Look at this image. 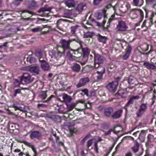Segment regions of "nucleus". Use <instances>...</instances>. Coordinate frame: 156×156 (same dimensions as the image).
<instances>
[{
    "label": "nucleus",
    "instance_id": "nucleus-50",
    "mask_svg": "<svg viewBox=\"0 0 156 156\" xmlns=\"http://www.w3.org/2000/svg\"><path fill=\"white\" fill-rule=\"evenodd\" d=\"M132 47L130 45H128L127 46V48L126 49V53L130 55L131 52Z\"/></svg>",
    "mask_w": 156,
    "mask_h": 156
},
{
    "label": "nucleus",
    "instance_id": "nucleus-53",
    "mask_svg": "<svg viewBox=\"0 0 156 156\" xmlns=\"http://www.w3.org/2000/svg\"><path fill=\"white\" fill-rule=\"evenodd\" d=\"M81 91L83 92L84 94L86 95L87 97H88L89 92L88 89L87 88H84L81 90Z\"/></svg>",
    "mask_w": 156,
    "mask_h": 156
},
{
    "label": "nucleus",
    "instance_id": "nucleus-21",
    "mask_svg": "<svg viewBox=\"0 0 156 156\" xmlns=\"http://www.w3.org/2000/svg\"><path fill=\"white\" fill-rule=\"evenodd\" d=\"M64 3L66 6L69 8L74 7L76 5L75 0H65Z\"/></svg>",
    "mask_w": 156,
    "mask_h": 156
},
{
    "label": "nucleus",
    "instance_id": "nucleus-62",
    "mask_svg": "<svg viewBox=\"0 0 156 156\" xmlns=\"http://www.w3.org/2000/svg\"><path fill=\"white\" fill-rule=\"evenodd\" d=\"M144 149L142 147L141 148V150H140L139 153L136 154L137 156H140L142 154L144 151Z\"/></svg>",
    "mask_w": 156,
    "mask_h": 156
},
{
    "label": "nucleus",
    "instance_id": "nucleus-18",
    "mask_svg": "<svg viewBox=\"0 0 156 156\" xmlns=\"http://www.w3.org/2000/svg\"><path fill=\"white\" fill-rule=\"evenodd\" d=\"M100 69L96 72L97 75L96 76L97 79L98 80H101L103 79V75L105 73V69L103 67H100Z\"/></svg>",
    "mask_w": 156,
    "mask_h": 156
},
{
    "label": "nucleus",
    "instance_id": "nucleus-14",
    "mask_svg": "<svg viewBox=\"0 0 156 156\" xmlns=\"http://www.w3.org/2000/svg\"><path fill=\"white\" fill-rule=\"evenodd\" d=\"M118 86L116 82L112 81L106 86V87L110 92L115 93L116 90Z\"/></svg>",
    "mask_w": 156,
    "mask_h": 156
},
{
    "label": "nucleus",
    "instance_id": "nucleus-60",
    "mask_svg": "<svg viewBox=\"0 0 156 156\" xmlns=\"http://www.w3.org/2000/svg\"><path fill=\"white\" fill-rule=\"evenodd\" d=\"M154 138V136L151 134H149L147 136L148 141L149 142L151 140Z\"/></svg>",
    "mask_w": 156,
    "mask_h": 156
},
{
    "label": "nucleus",
    "instance_id": "nucleus-43",
    "mask_svg": "<svg viewBox=\"0 0 156 156\" xmlns=\"http://www.w3.org/2000/svg\"><path fill=\"white\" fill-rule=\"evenodd\" d=\"M97 90H92L89 92L88 97H92L96 95V92Z\"/></svg>",
    "mask_w": 156,
    "mask_h": 156
},
{
    "label": "nucleus",
    "instance_id": "nucleus-28",
    "mask_svg": "<svg viewBox=\"0 0 156 156\" xmlns=\"http://www.w3.org/2000/svg\"><path fill=\"white\" fill-rule=\"evenodd\" d=\"M144 11L145 12V17L146 18L148 16V13L150 11L151 12V14L150 16V17L149 18V20L150 22L151 23V24H152L153 23V17L155 15H156V12H154L153 11H148L146 9H144Z\"/></svg>",
    "mask_w": 156,
    "mask_h": 156
},
{
    "label": "nucleus",
    "instance_id": "nucleus-59",
    "mask_svg": "<svg viewBox=\"0 0 156 156\" xmlns=\"http://www.w3.org/2000/svg\"><path fill=\"white\" fill-rule=\"evenodd\" d=\"M37 107L39 108H45L47 107V105L43 104H38L37 105Z\"/></svg>",
    "mask_w": 156,
    "mask_h": 156
},
{
    "label": "nucleus",
    "instance_id": "nucleus-31",
    "mask_svg": "<svg viewBox=\"0 0 156 156\" xmlns=\"http://www.w3.org/2000/svg\"><path fill=\"white\" fill-rule=\"evenodd\" d=\"M27 61L31 64H34L36 62V59L33 55H29L27 58Z\"/></svg>",
    "mask_w": 156,
    "mask_h": 156
},
{
    "label": "nucleus",
    "instance_id": "nucleus-12",
    "mask_svg": "<svg viewBox=\"0 0 156 156\" xmlns=\"http://www.w3.org/2000/svg\"><path fill=\"white\" fill-rule=\"evenodd\" d=\"M90 80L88 77H86L80 79L78 83L76 85V87L78 88L84 86L86 84L90 81Z\"/></svg>",
    "mask_w": 156,
    "mask_h": 156
},
{
    "label": "nucleus",
    "instance_id": "nucleus-5",
    "mask_svg": "<svg viewBox=\"0 0 156 156\" xmlns=\"http://www.w3.org/2000/svg\"><path fill=\"white\" fill-rule=\"evenodd\" d=\"M95 16L98 20H100L103 17H104V20L101 23V25L103 26L106 23V20L108 19L106 10L105 9L96 12L95 14Z\"/></svg>",
    "mask_w": 156,
    "mask_h": 156
},
{
    "label": "nucleus",
    "instance_id": "nucleus-35",
    "mask_svg": "<svg viewBox=\"0 0 156 156\" xmlns=\"http://www.w3.org/2000/svg\"><path fill=\"white\" fill-rule=\"evenodd\" d=\"M146 3L147 5H151V7L155 8L156 5V0H146Z\"/></svg>",
    "mask_w": 156,
    "mask_h": 156
},
{
    "label": "nucleus",
    "instance_id": "nucleus-32",
    "mask_svg": "<svg viewBox=\"0 0 156 156\" xmlns=\"http://www.w3.org/2000/svg\"><path fill=\"white\" fill-rule=\"evenodd\" d=\"M27 89V88L22 87H20V88L15 89L14 90V93L13 94V96L14 97H15L17 96V94H20L22 95L23 94L22 91L23 90H25Z\"/></svg>",
    "mask_w": 156,
    "mask_h": 156
},
{
    "label": "nucleus",
    "instance_id": "nucleus-23",
    "mask_svg": "<svg viewBox=\"0 0 156 156\" xmlns=\"http://www.w3.org/2000/svg\"><path fill=\"white\" fill-rule=\"evenodd\" d=\"M122 112V109H119L115 111L112 115V117L114 119H118L121 116Z\"/></svg>",
    "mask_w": 156,
    "mask_h": 156
},
{
    "label": "nucleus",
    "instance_id": "nucleus-39",
    "mask_svg": "<svg viewBox=\"0 0 156 156\" xmlns=\"http://www.w3.org/2000/svg\"><path fill=\"white\" fill-rule=\"evenodd\" d=\"M63 98L64 101L68 102H70L72 100V98L70 96L66 94L63 95Z\"/></svg>",
    "mask_w": 156,
    "mask_h": 156
},
{
    "label": "nucleus",
    "instance_id": "nucleus-3",
    "mask_svg": "<svg viewBox=\"0 0 156 156\" xmlns=\"http://www.w3.org/2000/svg\"><path fill=\"white\" fill-rule=\"evenodd\" d=\"M73 41H75L80 44L81 42L80 39L77 37L73 39H69L68 40H66L64 39H62L60 41V43L61 44V46L63 49L64 53L65 52L66 53V52L68 50L71 49L70 47V44L71 42Z\"/></svg>",
    "mask_w": 156,
    "mask_h": 156
},
{
    "label": "nucleus",
    "instance_id": "nucleus-48",
    "mask_svg": "<svg viewBox=\"0 0 156 156\" xmlns=\"http://www.w3.org/2000/svg\"><path fill=\"white\" fill-rule=\"evenodd\" d=\"M35 55L38 58L42 56V51L41 50H37L35 51Z\"/></svg>",
    "mask_w": 156,
    "mask_h": 156
},
{
    "label": "nucleus",
    "instance_id": "nucleus-10",
    "mask_svg": "<svg viewBox=\"0 0 156 156\" xmlns=\"http://www.w3.org/2000/svg\"><path fill=\"white\" fill-rule=\"evenodd\" d=\"M129 91H127L126 89H120L119 90L117 93L115 94V98H124L127 97L128 96V93Z\"/></svg>",
    "mask_w": 156,
    "mask_h": 156
},
{
    "label": "nucleus",
    "instance_id": "nucleus-38",
    "mask_svg": "<svg viewBox=\"0 0 156 156\" xmlns=\"http://www.w3.org/2000/svg\"><path fill=\"white\" fill-rule=\"evenodd\" d=\"M94 34L93 32L87 31V32L84 33L83 37L85 38L91 37L94 35Z\"/></svg>",
    "mask_w": 156,
    "mask_h": 156
},
{
    "label": "nucleus",
    "instance_id": "nucleus-24",
    "mask_svg": "<svg viewBox=\"0 0 156 156\" xmlns=\"http://www.w3.org/2000/svg\"><path fill=\"white\" fill-rule=\"evenodd\" d=\"M53 56L57 59L58 58L61 57L63 53L60 51L58 49H55L53 50L52 51Z\"/></svg>",
    "mask_w": 156,
    "mask_h": 156
},
{
    "label": "nucleus",
    "instance_id": "nucleus-61",
    "mask_svg": "<svg viewBox=\"0 0 156 156\" xmlns=\"http://www.w3.org/2000/svg\"><path fill=\"white\" fill-rule=\"evenodd\" d=\"M94 150L95 151V152L98 153V146L97 142H95L94 143Z\"/></svg>",
    "mask_w": 156,
    "mask_h": 156
},
{
    "label": "nucleus",
    "instance_id": "nucleus-55",
    "mask_svg": "<svg viewBox=\"0 0 156 156\" xmlns=\"http://www.w3.org/2000/svg\"><path fill=\"white\" fill-rule=\"evenodd\" d=\"M102 1L103 0H94L93 4L95 5H97L101 3Z\"/></svg>",
    "mask_w": 156,
    "mask_h": 156
},
{
    "label": "nucleus",
    "instance_id": "nucleus-52",
    "mask_svg": "<svg viewBox=\"0 0 156 156\" xmlns=\"http://www.w3.org/2000/svg\"><path fill=\"white\" fill-rule=\"evenodd\" d=\"M93 139H90L87 142L86 146L88 149H89V147L93 143Z\"/></svg>",
    "mask_w": 156,
    "mask_h": 156
},
{
    "label": "nucleus",
    "instance_id": "nucleus-9",
    "mask_svg": "<svg viewBox=\"0 0 156 156\" xmlns=\"http://www.w3.org/2000/svg\"><path fill=\"white\" fill-rule=\"evenodd\" d=\"M51 8L45 5L43 7L41 8L37 12L39 13H41L42 16H49V13L51 11Z\"/></svg>",
    "mask_w": 156,
    "mask_h": 156
},
{
    "label": "nucleus",
    "instance_id": "nucleus-47",
    "mask_svg": "<svg viewBox=\"0 0 156 156\" xmlns=\"http://www.w3.org/2000/svg\"><path fill=\"white\" fill-rule=\"evenodd\" d=\"M21 83L20 82V79H19V80L18 79H16L15 80V81L13 83V84L14 87H17L20 86V84Z\"/></svg>",
    "mask_w": 156,
    "mask_h": 156
},
{
    "label": "nucleus",
    "instance_id": "nucleus-54",
    "mask_svg": "<svg viewBox=\"0 0 156 156\" xmlns=\"http://www.w3.org/2000/svg\"><path fill=\"white\" fill-rule=\"evenodd\" d=\"M46 20L44 18H39L37 19L36 23L38 24L41 23L42 22L45 21Z\"/></svg>",
    "mask_w": 156,
    "mask_h": 156
},
{
    "label": "nucleus",
    "instance_id": "nucleus-45",
    "mask_svg": "<svg viewBox=\"0 0 156 156\" xmlns=\"http://www.w3.org/2000/svg\"><path fill=\"white\" fill-rule=\"evenodd\" d=\"M89 21L93 23H95L97 24V25L98 26H101V23L99 22L96 21L95 19L92 17H89Z\"/></svg>",
    "mask_w": 156,
    "mask_h": 156
},
{
    "label": "nucleus",
    "instance_id": "nucleus-56",
    "mask_svg": "<svg viewBox=\"0 0 156 156\" xmlns=\"http://www.w3.org/2000/svg\"><path fill=\"white\" fill-rule=\"evenodd\" d=\"M67 20H63V19H60L59 20H58L57 22V23H56V25L58 27V25L60 24L62 22H66V21H67Z\"/></svg>",
    "mask_w": 156,
    "mask_h": 156
},
{
    "label": "nucleus",
    "instance_id": "nucleus-20",
    "mask_svg": "<svg viewBox=\"0 0 156 156\" xmlns=\"http://www.w3.org/2000/svg\"><path fill=\"white\" fill-rule=\"evenodd\" d=\"M86 8V5L85 3H81L78 4L75 9L76 11L80 13L82 12Z\"/></svg>",
    "mask_w": 156,
    "mask_h": 156
},
{
    "label": "nucleus",
    "instance_id": "nucleus-42",
    "mask_svg": "<svg viewBox=\"0 0 156 156\" xmlns=\"http://www.w3.org/2000/svg\"><path fill=\"white\" fill-rule=\"evenodd\" d=\"M72 14L71 11L69 10L63 13L64 16L66 18H70Z\"/></svg>",
    "mask_w": 156,
    "mask_h": 156
},
{
    "label": "nucleus",
    "instance_id": "nucleus-29",
    "mask_svg": "<svg viewBox=\"0 0 156 156\" xmlns=\"http://www.w3.org/2000/svg\"><path fill=\"white\" fill-rule=\"evenodd\" d=\"M140 144L139 143L136 141L135 142L134 146L131 147L132 151L134 153L137 152L139 150Z\"/></svg>",
    "mask_w": 156,
    "mask_h": 156
},
{
    "label": "nucleus",
    "instance_id": "nucleus-30",
    "mask_svg": "<svg viewBox=\"0 0 156 156\" xmlns=\"http://www.w3.org/2000/svg\"><path fill=\"white\" fill-rule=\"evenodd\" d=\"M96 36L98 41L103 43H105L106 41L108 39L107 37L101 36L99 34H98L96 35Z\"/></svg>",
    "mask_w": 156,
    "mask_h": 156
},
{
    "label": "nucleus",
    "instance_id": "nucleus-25",
    "mask_svg": "<svg viewBox=\"0 0 156 156\" xmlns=\"http://www.w3.org/2000/svg\"><path fill=\"white\" fill-rule=\"evenodd\" d=\"M104 112L105 116L109 117L113 112V109L110 107H107L105 108Z\"/></svg>",
    "mask_w": 156,
    "mask_h": 156
},
{
    "label": "nucleus",
    "instance_id": "nucleus-58",
    "mask_svg": "<svg viewBox=\"0 0 156 156\" xmlns=\"http://www.w3.org/2000/svg\"><path fill=\"white\" fill-rule=\"evenodd\" d=\"M129 55H130L126 53L122 56V58L123 60H126L129 57Z\"/></svg>",
    "mask_w": 156,
    "mask_h": 156
},
{
    "label": "nucleus",
    "instance_id": "nucleus-19",
    "mask_svg": "<svg viewBox=\"0 0 156 156\" xmlns=\"http://www.w3.org/2000/svg\"><path fill=\"white\" fill-rule=\"evenodd\" d=\"M45 26H43L42 27L37 26L36 27L33 28L31 29V31L34 33H36L38 32H40L41 34H45L48 32V31H42V30L45 28Z\"/></svg>",
    "mask_w": 156,
    "mask_h": 156
},
{
    "label": "nucleus",
    "instance_id": "nucleus-63",
    "mask_svg": "<svg viewBox=\"0 0 156 156\" xmlns=\"http://www.w3.org/2000/svg\"><path fill=\"white\" fill-rule=\"evenodd\" d=\"M112 131H113V129H111L108 132H105V135H109L111 134V133Z\"/></svg>",
    "mask_w": 156,
    "mask_h": 156
},
{
    "label": "nucleus",
    "instance_id": "nucleus-26",
    "mask_svg": "<svg viewBox=\"0 0 156 156\" xmlns=\"http://www.w3.org/2000/svg\"><path fill=\"white\" fill-rule=\"evenodd\" d=\"M41 136V133L40 132L37 131H35L32 132L30 135V137L31 139L34 138L39 139Z\"/></svg>",
    "mask_w": 156,
    "mask_h": 156
},
{
    "label": "nucleus",
    "instance_id": "nucleus-1",
    "mask_svg": "<svg viewBox=\"0 0 156 156\" xmlns=\"http://www.w3.org/2000/svg\"><path fill=\"white\" fill-rule=\"evenodd\" d=\"M89 53V49L80 47L76 49L71 48L66 52V55L67 59L69 61L73 62L75 60L77 57H80L82 55L86 57L87 55Z\"/></svg>",
    "mask_w": 156,
    "mask_h": 156
},
{
    "label": "nucleus",
    "instance_id": "nucleus-51",
    "mask_svg": "<svg viewBox=\"0 0 156 156\" xmlns=\"http://www.w3.org/2000/svg\"><path fill=\"white\" fill-rule=\"evenodd\" d=\"M90 52V51H89V53ZM88 57V61H89V62H93L94 61V58H93V56L91 55H89V54L87 56Z\"/></svg>",
    "mask_w": 156,
    "mask_h": 156
},
{
    "label": "nucleus",
    "instance_id": "nucleus-49",
    "mask_svg": "<svg viewBox=\"0 0 156 156\" xmlns=\"http://www.w3.org/2000/svg\"><path fill=\"white\" fill-rule=\"evenodd\" d=\"M89 53L88 55H87L86 57H84V56H83V62H81V64L82 65H85L87 62L88 61V57L87 56L89 55Z\"/></svg>",
    "mask_w": 156,
    "mask_h": 156
},
{
    "label": "nucleus",
    "instance_id": "nucleus-16",
    "mask_svg": "<svg viewBox=\"0 0 156 156\" xmlns=\"http://www.w3.org/2000/svg\"><path fill=\"white\" fill-rule=\"evenodd\" d=\"M139 98V97L137 96H133L131 97L126 104L125 106V108L126 110L127 109V107L129 106L131 107L132 104L135 103L136 100H138Z\"/></svg>",
    "mask_w": 156,
    "mask_h": 156
},
{
    "label": "nucleus",
    "instance_id": "nucleus-22",
    "mask_svg": "<svg viewBox=\"0 0 156 156\" xmlns=\"http://www.w3.org/2000/svg\"><path fill=\"white\" fill-rule=\"evenodd\" d=\"M47 117L57 123L60 122L61 120L60 117L58 115H48Z\"/></svg>",
    "mask_w": 156,
    "mask_h": 156
},
{
    "label": "nucleus",
    "instance_id": "nucleus-2",
    "mask_svg": "<svg viewBox=\"0 0 156 156\" xmlns=\"http://www.w3.org/2000/svg\"><path fill=\"white\" fill-rule=\"evenodd\" d=\"M56 133L53 134L49 138L50 140L53 143V146L56 152H59L61 151L60 147H64V142L61 140L59 137L56 136Z\"/></svg>",
    "mask_w": 156,
    "mask_h": 156
},
{
    "label": "nucleus",
    "instance_id": "nucleus-15",
    "mask_svg": "<svg viewBox=\"0 0 156 156\" xmlns=\"http://www.w3.org/2000/svg\"><path fill=\"white\" fill-rule=\"evenodd\" d=\"M156 63H154L152 62L150 63L148 62L144 61L143 65L147 69L149 70H156Z\"/></svg>",
    "mask_w": 156,
    "mask_h": 156
},
{
    "label": "nucleus",
    "instance_id": "nucleus-57",
    "mask_svg": "<svg viewBox=\"0 0 156 156\" xmlns=\"http://www.w3.org/2000/svg\"><path fill=\"white\" fill-rule=\"evenodd\" d=\"M98 94L101 97L105 96L106 95V93L105 91L103 90H101L98 92Z\"/></svg>",
    "mask_w": 156,
    "mask_h": 156
},
{
    "label": "nucleus",
    "instance_id": "nucleus-11",
    "mask_svg": "<svg viewBox=\"0 0 156 156\" xmlns=\"http://www.w3.org/2000/svg\"><path fill=\"white\" fill-rule=\"evenodd\" d=\"M128 27L126 23L122 20L119 21L116 28L119 31L123 32L127 30Z\"/></svg>",
    "mask_w": 156,
    "mask_h": 156
},
{
    "label": "nucleus",
    "instance_id": "nucleus-46",
    "mask_svg": "<svg viewBox=\"0 0 156 156\" xmlns=\"http://www.w3.org/2000/svg\"><path fill=\"white\" fill-rule=\"evenodd\" d=\"M78 27V26L76 25L72 26L71 27V33L72 34H75V32Z\"/></svg>",
    "mask_w": 156,
    "mask_h": 156
},
{
    "label": "nucleus",
    "instance_id": "nucleus-6",
    "mask_svg": "<svg viewBox=\"0 0 156 156\" xmlns=\"http://www.w3.org/2000/svg\"><path fill=\"white\" fill-rule=\"evenodd\" d=\"M94 65L95 68H98L105 60V57L98 54H94Z\"/></svg>",
    "mask_w": 156,
    "mask_h": 156
},
{
    "label": "nucleus",
    "instance_id": "nucleus-44",
    "mask_svg": "<svg viewBox=\"0 0 156 156\" xmlns=\"http://www.w3.org/2000/svg\"><path fill=\"white\" fill-rule=\"evenodd\" d=\"M12 107L14 108L15 110H19L21 111H23L24 110V108L20 106H17L15 104H13Z\"/></svg>",
    "mask_w": 156,
    "mask_h": 156
},
{
    "label": "nucleus",
    "instance_id": "nucleus-33",
    "mask_svg": "<svg viewBox=\"0 0 156 156\" xmlns=\"http://www.w3.org/2000/svg\"><path fill=\"white\" fill-rule=\"evenodd\" d=\"M42 69L44 71H48L50 68V66L48 63L46 61H44L41 64Z\"/></svg>",
    "mask_w": 156,
    "mask_h": 156
},
{
    "label": "nucleus",
    "instance_id": "nucleus-40",
    "mask_svg": "<svg viewBox=\"0 0 156 156\" xmlns=\"http://www.w3.org/2000/svg\"><path fill=\"white\" fill-rule=\"evenodd\" d=\"M115 15L113 14L109 18L108 22L107 23V24H108V26H110V24L112 23V22L115 19Z\"/></svg>",
    "mask_w": 156,
    "mask_h": 156
},
{
    "label": "nucleus",
    "instance_id": "nucleus-41",
    "mask_svg": "<svg viewBox=\"0 0 156 156\" xmlns=\"http://www.w3.org/2000/svg\"><path fill=\"white\" fill-rule=\"evenodd\" d=\"M128 82L130 85L133 84L134 82L135 79L132 76H130L127 80Z\"/></svg>",
    "mask_w": 156,
    "mask_h": 156
},
{
    "label": "nucleus",
    "instance_id": "nucleus-13",
    "mask_svg": "<svg viewBox=\"0 0 156 156\" xmlns=\"http://www.w3.org/2000/svg\"><path fill=\"white\" fill-rule=\"evenodd\" d=\"M26 4L27 8L31 10L35 9L39 6L37 2L34 0L27 1Z\"/></svg>",
    "mask_w": 156,
    "mask_h": 156
},
{
    "label": "nucleus",
    "instance_id": "nucleus-8",
    "mask_svg": "<svg viewBox=\"0 0 156 156\" xmlns=\"http://www.w3.org/2000/svg\"><path fill=\"white\" fill-rule=\"evenodd\" d=\"M147 108V103L141 104L136 112L137 117L140 118L143 115L146 111Z\"/></svg>",
    "mask_w": 156,
    "mask_h": 156
},
{
    "label": "nucleus",
    "instance_id": "nucleus-17",
    "mask_svg": "<svg viewBox=\"0 0 156 156\" xmlns=\"http://www.w3.org/2000/svg\"><path fill=\"white\" fill-rule=\"evenodd\" d=\"M29 71L34 75H37L39 74L40 68L38 66H34L30 67Z\"/></svg>",
    "mask_w": 156,
    "mask_h": 156
},
{
    "label": "nucleus",
    "instance_id": "nucleus-36",
    "mask_svg": "<svg viewBox=\"0 0 156 156\" xmlns=\"http://www.w3.org/2000/svg\"><path fill=\"white\" fill-rule=\"evenodd\" d=\"M47 91H42L40 94V97L42 99V101L44 102L45 101V99L47 97Z\"/></svg>",
    "mask_w": 156,
    "mask_h": 156
},
{
    "label": "nucleus",
    "instance_id": "nucleus-27",
    "mask_svg": "<svg viewBox=\"0 0 156 156\" xmlns=\"http://www.w3.org/2000/svg\"><path fill=\"white\" fill-rule=\"evenodd\" d=\"M71 69L73 72L75 73H78L80 70L81 67L79 64L75 63L73 64L71 67Z\"/></svg>",
    "mask_w": 156,
    "mask_h": 156
},
{
    "label": "nucleus",
    "instance_id": "nucleus-37",
    "mask_svg": "<svg viewBox=\"0 0 156 156\" xmlns=\"http://www.w3.org/2000/svg\"><path fill=\"white\" fill-rule=\"evenodd\" d=\"M77 103H72L70 104L67 105V109L69 111H70L76 106Z\"/></svg>",
    "mask_w": 156,
    "mask_h": 156
},
{
    "label": "nucleus",
    "instance_id": "nucleus-7",
    "mask_svg": "<svg viewBox=\"0 0 156 156\" xmlns=\"http://www.w3.org/2000/svg\"><path fill=\"white\" fill-rule=\"evenodd\" d=\"M19 78L21 83L23 84L29 83L32 82L34 79L27 73H24L22 76L19 77Z\"/></svg>",
    "mask_w": 156,
    "mask_h": 156
},
{
    "label": "nucleus",
    "instance_id": "nucleus-34",
    "mask_svg": "<svg viewBox=\"0 0 156 156\" xmlns=\"http://www.w3.org/2000/svg\"><path fill=\"white\" fill-rule=\"evenodd\" d=\"M144 0H133V5L138 7H141L143 4Z\"/></svg>",
    "mask_w": 156,
    "mask_h": 156
},
{
    "label": "nucleus",
    "instance_id": "nucleus-4",
    "mask_svg": "<svg viewBox=\"0 0 156 156\" xmlns=\"http://www.w3.org/2000/svg\"><path fill=\"white\" fill-rule=\"evenodd\" d=\"M126 7L127 9L126 12H128L129 11V12L130 14H134L136 16L135 17H137V15L136 14V11H138L139 12L140 15V20H141V21H142L144 17V14L143 11L140 9H131L130 7L129 4H127L126 5Z\"/></svg>",
    "mask_w": 156,
    "mask_h": 156
},
{
    "label": "nucleus",
    "instance_id": "nucleus-64",
    "mask_svg": "<svg viewBox=\"0 0 156 156\" xmlns=\"http://www.w3.org/2000/svg\"><path fill=\"white\" fill-rule=\"evenodd\" d=\"M7 44L8 42H7L4 43L3 44L0 45V49L2 48L3 47H8L7 46Z\"/></svg>",
    "mask_w": 156,
    "mask_h": 156
}]
</instances>
